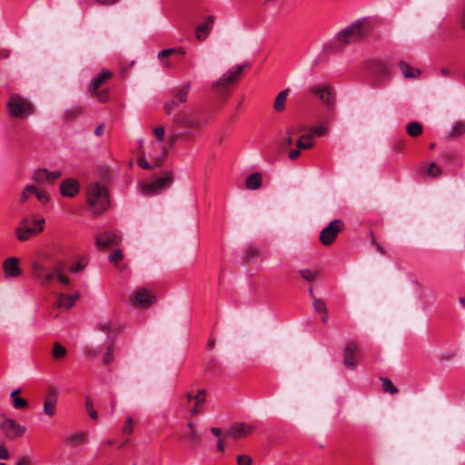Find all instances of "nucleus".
Returning a JSON list of instances; mask_svg holds the SVG:
<instances>
[{
  "label": "nucleus",
  "instance_id": "f257e3e1",
  "mask_svg": "<svg viewBox=\"0 0 465 465\" xmlns=\"http://www.w3.org/2000/svg\"><path fill=\"white\" fill-rule=\"evenodd\" d=\"M87 203L94 208V214L104 213L110 206L108 189L99 183H91L86 189Z\"/></svg>",
  "mask_w": 465,
  "mask_h": 465
},
{
  "label": "nucleus",
  "instance_id": "f03ea898",
  "mask_svg": "<svg viewBox=\"0 0 465 465\" xmlns=\"http://www.w3.org/2000/svg\"><path fill=\"white\" fill-rule=\"evenodd\" d=\"M367 34L365 25L361 21L352 23L337 34V40L342 45L351 44L361 39Z\"/></svg>",
  "mask_w": 465,
  "mask_h": 465
},
{
  "label": "nucleus",
  "instance_id": "7ed1b4c3",
  "mask_svg": "<svg viewBox=\"0 0 465 465\" xmlns=\"http://www.w3.org/2000/svg\"><path fill=\"white\" fill-rule=\"evenodd\" d=\"M344 230V223L341 220L336 219L331 221L326 227L320 232V242L324 246L331 245L338 234Z\"/></svg>",
  "mask_w": 465,
  "mask_h": 465
},
{
  "label": "nucleus",
  "instance_id": "20e7f679",
  "mask_svg": "<svg viewBox=\"0 0 465 465\" xmlns=\"http://www.w3.org/2000/svg\"><path fill=\"white\" fill-rule=\"evenodd\" d=\"M173 183V173H167L164 176L155 179L152 183H143L141 185L142 193L144 195L152 196L158 194L163 190L167 189Z\"/></svg>",
  "mask_w": 465,
  "mask_h": 465
},
{
  "label": "nucleus",
  "instance_id": "39448f33",
  "mask_svg": "<svg viewBox=\"0 0 465 465\" xmlns=\"http://www.w3.org/2000/svg\"><path fill=\"white\" fill-rule=\"evenodd\" d=\"M190 88L191 84L187 83L182 87L171 91L172 98L164 103V110L168 114H172L180 104L187 102Z\"/></svg>",
  "mask_w": 465,
  "mask_h": 465
},
{
  "label": "nucleus",
  "instance_id": "423d86ee",
  "mask_svg": "<svg viewBox=\"0 0 465 465\" xmlns=\"http://www.w3.org/2000/svg\"><path fill=\"white\" fill-rule=\"evenodd\" d=\"M7 108L9 114L15 117L30 114L33 111L32 104L18 94H14L10 97Z\"/></svg>",
  "mask_w": 465,
  "mask_h": 465
},
{
  "label": "nucleus",
  "instance_id": "0eeeda50",
  "mask_svg": "<svg viewBox=\"0 0 465 465\" xmlns=\"http://www.w3.org/2000/svg\"><path fill=\"white\" fill-rule=\"evenodd\" d=\"M33 223H34L35 226L29 227L28 226L29 219L25 218L22 220L21 226H19L15 230V234L19 241H22V242L26 241L32 235H34L37 232H40L44 230V223H45L44 218L34 220Z\"/></svg>",
  "mask_w": 465,
  "mask_h": 465
},
{
  "label": "nucleus",
  "instance_id": "6e6552de",
  "mask_svg": "<svg viewBox=\"0 0 465 465\" xmlns=\"http://www.w3.org/2000/svg\"><path fill=\"white\" fill-rule=\"evenodd\" d=\"M173 121L176 127L187 129H199L208 124V120L195 118L187 111L177 114Z\"/></svg>",
  "mask_w": 465,
  "mask_h": 465
},
{
  "label": "nucleus",
  "instance_id": "1a4fd4ad",
  "mask_svg": "<svg viewBox=\"0 0 465 465\" xmlns=\"http://www.w3.org/2000/svg\"><path fill=\"white\" fill-rule=\"evenodd\" d=\"M309 93L316 96L328 109H333L335 100L331 85L314 84L309 88Z\"/></svg>",
  "mask_w": 465,
  "mask_h": 465
},
{
  "label": "nucleus",
  "instance_id": "9d476101",
  "mask_svg": "<svg viewBox=\"0 0 465 465\" xmlns=\"http://www.w3.org/2000/svg\"><path fill=\"white\" fill-rule=\"evenodd\" d=\"M0 430L3 431L6 439L13 440L23 436L26 428L17 423L14 419L4 418L0 423Z\"/></svg>",
  "mask_w": 465,
  "mask_h": 465
},
{
  "label": "nucleus",
  "instance_id": "9b49d317",
  "mask_svg": "<svg viewBox=\"0 0 465 465\" xmlns=\"http://www.w3.org/2000/svg\"><path fill=\"white\" fill-rule=\"evenodd\" d=\"M243 70L242 65H237L229 69L225 74H223L216 82L212 84V88L222 92L223 89L226 88L228 85L233 84L240 76Z\"/></svg>",
  "mask_w": 465,
  "mask_h": 465
},
{
  "label": "nucleus",
  "instance_id": "f8f14e48",
  "mask_svg": "<svg viewBox=\"0 0 465 465\" xmlns=\"http://www.w3.org/2000/svg\"><path fill=\"white\" fill-rule=\"evenodd\" d=\"M121 236L114 231H107L98 234L95 238V244L98 249H107L118 245L121 242Z\"/></svg>",
  "mask_w": 465,
  "mask_h": 465
},
{
  "label": "nucleus",
  "instance_id": "ddd939ff",
  "mask_svg": "<svg viewBox=\"0 0 465 465\" xmlns=\"http://www.w3.org/2000/svg\"><path fill=\"white\" fill-rule=\"evenodd\" d=\"M61 176V171L50 172L45 168H41L34 173L33 179L38 184H53Z\"/></svg>",
  "mask_w": 465,
  "mask_h": 465
},
{
  "label": "nucleus",
  "instance_id": "4468645a",
  "mask_svg": "<svg viewBox=\"0 0 465 465\" xmlns=\"http://www.w3.org/2000/svg\"><path fill=\"white\" fill-rule=\"evenodd\" d=\"M32 273L42 286L48 285L54 279V272L47 271V269L38 262H34Z\"/></svg>",
  "mask_w": 465,
  "mask_h": 465
},
{
  "label": "nucleus",
  "instance_id": "2eb2a0df",
  "mask_svg": "<svg viewBox=\"0 0 465 465\" xmlns=\"http://www.w3.org/2000/svg\"><path fill=\"white\" fill-rule=\"evenodd\" d=\"M132 300L134 305L147 308L154 302L155 297L147 289L139 288L134 292Z\"/></svg>",
  "mask_w": 465,
  "mask_h": 465
},
{
  "label": "nucleus",
  "instance_id": "dca6fc26",
  "mask_svg": "<svg viewBox=\"0 0 465 465\" xmlns=\"http://www.w3.org/2000/svg\"><path fill=\"white\" fill-rule=\"evenodd\" d=\"M358 351L359 345L354 341H349L343 349V364L350 370L356 369V353Z\"/></svg>",
  "mask_w": 465,
  "mask_h": 465
},
{
  "label": "nucleus",
  "instance_id": "f3484780",
  "mask_svg": "<svg viewBox=\"0 0 465 465\" xmlns=\"http://www.w3.org/2000/svg\"><path fill=\"white\" fill-rule=\"evenodd\" d=\"M58 401V392L56 389L51 387L47 391V395L44 401L43 410L48 417H54L56 412V404Z\"/></svg>",
  "mask_w": 465,
  "mask_h": 465
},
{
  "label": "nucleus",
  "instance_id": "a211bd4d",
  "mask_svg": "<svg viewBox=\"0 0 465 465\" xmlns=\"http://www.w3.org/2000/svg\"><path fill=\"white\" fill-rule=\"evenodd\" d=\"M254 427L244 422L234 423L230 427L227 435L237 440L243 438L252 432Z\"/></svg>",
  "mask_w": 465,
  "mask_h": 465
},
{
  "label": "nucleus",
  "instance_id": "6ab92c4d",
  "mask_svg": "<svg viewBox=\"0 0 465 465\" xmlns=\"http://www.w3.org/2000/svg\"><path fill=\"white\" fill-rule=\"evenodd\" d=\"M3 271L5 278H15L21 274L19 260L15 257H9L3 262Z\"/></svg>",
  "mask_w": 465,
  "mask_h": 465
},
{
  "label": "nucleus",
  "instance_id": "aec40b11",
  "mask_svg": "<svg viewBox=\"0 0 465 465\" xmlns=\"http://www.w3.org/2000/svg\"><path fill=\"white\" fill-rule=\"evenodd\" d=\"M80 189V184L77 180L74 178H67L60 184V193L64 197L75 196Z\"/></svg>",
  "mask_w": 465,
  "mask_h": 465
},
{
  "label": "nucleus",
  "instance_id": "412c9836",
  "mask_svg": "<svg viewBox=\"0 0 465 465\" xmlns=\"http://www.w3.org/2000/svg\"><path fill=\"white\" fill-rule=\"evenodd\" d=\"M113 76V73L108 69H103L96 76H94L88 87L90 93H94L98 90V88L105 83L107 80L111 79Z\"/></svg>",
  "mask_w": 465,
  "mask_h": 465
},
{
  "label": "nucleus",
  "instance_id": "4be33fe9",
  "mask_svg": "<svg viewBox=\"0 0 465 465\" xmlns=\"http://www.w3.org/2000/svg\"><path fill=\"white\" fill-rule=\"evenodd\" d=\"M214 19L212 15L206 17L205 21L196 27L195 36L197 40L203 41L209 35L213 28Z\"/></svg>",
  "mask_w": 465,
  "mask_h": 465
},
{
  "label": "nucleus",
  "instance_id": "5701e85b",
  "mask_svg": "<svg viewBox=\"0 0 465 465\" xmlns=\"http://www.w3.org/2000/svg\"><path fill=\"white\" fill-rule=\"evenodd\" d=\"M80 298L79 292L74 294L60 293L57 301V307L60 309L68 310L72 308L75 302Z\"/></svg>",
  "mask_w": 465,
  "mask_h": 465
},
{
  "label": "nucleus",
  "instance_id": "b1692460",
  "mask_svg": "<svg viewBox=\"0 0 465 465\" xmlns=\"http://www.w3.org/2000/svg\"><path fill=\"white\" fill-rule=\"evenodd\" d=\"M206 401V391L202 389L199 390L197 394L194 396V406L190 410L192 415H197L202 411V405Z\"/></svg>",
  "mask_w": 465,
  "mask_h": 465
},
{
  "label": "nucleus",
  "instance_id": "393cba45",
  "mask_svg": "<svg viewBox=\"0 0 465 465\" xmlns=\"http://www.w3.org/2000/svg\"><path fill=\"white\" fill-rule=\"evenodd\" d=\"M290 90L284 89L281 91L277 96L275 97L274 103H273V109L280 113L282 112L285 108V103L287 100V97L289 95Z\"/></svg>",
  "mask_w": 465,
  "mask_h": 465
},
{
  "label": "nucleus",
  "instance_id": "a878e982",
  "mask_svg": "<svg viewBox=\"0 0 465 465\" xmlns=\"http://www.w3.org/2000/svg\"><path fill=\"white\" fill-rule=\"evenodd\" d=\"M19 392V389H15L11 392L10 397L12 400V405L16 410L26 409L28 407V402L26 400L18 395Z\"/></svg>",
  "mask_w": 465,
  "mask_h": 465
},
{
  "label": "nucleus",
  "instance_id": "bb28decb",
  "mask_svg": "<svg viewBox=\"0 0 465 465\" xmlns=\"http://www.w3.org/2000/svg\"><path fill=\"white\" fill-rule=\"evenodd\" d=\"M371 70L379 76L387 77L390 75L389 66L381 61H374L371 65Z\"/></svg>",
  "mask_w": 465,
  "mask_h": 465
},
{
  "label": "nucleus",
  "instance_id": "cd10ccee",
  "mask_svg": "<svg viewBox=\"0 0 465 465\" xmlns=\"http://www.w3.org/2000/svg\"><path fill=\"white\" fill-rule=\"evenodd\" d=\"M399 67L402 73V74L406 78H414L420 75V72L419 69L412 68L408 63L401 62L399 64Z\"/></svg>",
  "mask_w": 465,
  "mask_h": 465
},
{
  "label": "nucleus",
  "instance_id": "c85d7f7f",
  "mask_svg": "<svg viewBox=\"0 0 465 465\" xmlns=\"http://www.w3.org/2000/svg\"><path fill=\"white\" fill-rule=\"evenodd\" d=\"M262 184V175L259 173H253L246 179V187L249 190H256Z\"/></svg>",
  "mask_w": 465,
  "mask_h": 465
},
{
  "label": "nucleus",
  "instance_id": "c756f323",
  "mask_svg": "<svg viewBox=\"0 0 465 465\" xmlns=\"http://www.w3.org/2000/svg\"><path fill=\"white\" fill-rule=\"evenodd\" d=\"M303 129H304V127H302V126H301V128L299 130H296L293 127L286 129V131L284 133V136L282 137V147L285 148L287 146H291L293 143L292 136L297 132L303 131Z\"/></svg>",
  "mask_w": 465,
  "mask_h": 465
},
{
  "label": "nucleus",
  "instance_id": "7c9ffc66",
  "mask_svg": "<svg viewBox=\"0 0 465 465\" xmlns=\"http://www.w3.org/2000/svg\"><path fill=\"white\" fill-rule=\"evenodd\" d=\"M296 145L301 150L312 148L314 145L313 137L312 136V134L302 135L298 139Z\"/></svg>",
  "mask_w": 465,
  "mask_h": 465
},
{
  "label": "nucleus",
  "instance_id": "2f4dec72",
  "mask_svg": "<svg viewBox=\"0 0 465 465\" xmlns=\"http://www.w3.org/2000/svg\"><path fill=\"white\" fill-rule=\"evenodd\" d=\"M67 350L58 341L54 343L52 355L55 360L63 359L66 356Z\"/></svg>",
  "mask_w": 465,
  "mask_h": 465
},
{
  "label": "nucleus",
  "instance_id": "473e14b6",
  "mask_svg": "<svg viewBox=\"0 0 465 465\" xmlns=\"http://www.w3.org/2000/svg\"><path fill=\"white\" fill-rule=\"evenodd\" d=\"M407 133L412 137H417L422 133V125L418 122H411L407 125Z\"/></svg>",
  "mask_w": 465,
  "mask_h": 465
},
{
  "label": "nucleus",
  "instance_id": "72a5a7b5",
  "mask_svg": "<svg viewBox=\"0 0 465 465\" xmlns=\"http://www.w3.org/2000/svg\"><path fill=\"white\" fill-rule=\"evenodd\" d=\"M382 383V389L385 392H389L391 394H396L398 392V389L393 385L392 381L386 377L381 378Z\"/></svg>",
  "mask_w": 465,
  "mask_h": 465
},
{
  "label": "nucleus",
  "instance_id": "f704fd0d",
  "mask_svg": "<svg viewBox=\"0 0 465 465\" xmlns=\"http://www.w3.org/2000/svg\"><path fill=\"white\" fill-rule=\"evenodd\" d=\"M465 133V122H458L452 127L450 136L452 138H456L460 136Z\"/></svg>",
  "mask_w": 465,
  "mask_h": 465
},
{
  "label": "nucleus",
  "instance_id": "c9c22d12",
  "mask_svg": "<svg viewBox=\"0 0 465 465\" xmlns=\"http://www.w3.org/2000/svg\"><path fill=\"white\" fill-rule=\"evenodd\" d=\"M300 275L307 282H313L319 274L318 271H311L309 269H302L299 271Z\"/></svg>",
  "mask_w": 465,
  "mask_h": 465
},
{
  "label": "nucleus",
  "instance_id": "e433bc0d",
  "mask_svg": "<svg viewBox=\"0 0 465 465\" xmlns=\"http://www.w3.org/2000/svg\"><path fill=\"white\" fill-rule=\"evenodd\" d=\"M124 259V253L120 249L114 250L109 256L108 260L111 263L117 265Z\"/></svg>",
  "mask_w": 465,
  "mask_h": 465
},
{
  "label": "nucleus",
  "instance_id": "4c0bfd02",
  "mask_svg": "<svg viewBox=\"0 0 465 465\" xmlns=\"http://www.w3.org/2000/svg\"><path fill=\"white\" fill-rule=\"evenodd\" d=\"M86 266L87 262L84 259H81L69 268V272L72 273H77L84 271Z\"/></svg>",
  "mask_w": 465,
  "mask_h": 465
},
{
  "label": "nucleus",
  "instance_id": "58836bf2",
  "mask_svg": "<svg viewBox=\"0 0 465 465\" xmlns=\"http://www.w3.org/2000/svg\"><path fill=\"white\" fill-rule=\"evenodd\" d=\"M327 133H328L327 127L324 124H320L318 126L312 127L310 129L309 134H312V136L313 137V134H315L317 136H323V135L327 134Z\"/></svg>",
  "mask_w": 465,
  "mask_h": 465
},
{
  "label": "nucleus",
  "instance_id": "ea45409f",
  "mask_svg": "<svg viewBox=\"0 0 465 465\" xmlns=\"http://www.w3.org/2000/svg\"><path fill=\"white\" fill-rule=\"evenodd\" d=\"M85 407L88 410L89 416L92 420H97L98 414L93 408V401L89 397L85 398Z\"/></svg>",
  "mask_w": 465,
  "mask_h": 465
},
{
  "label": "nucleus",
  "instance_id": "a19ab883",
  "mask_svg": "<svg viewBox=\"0 0 465 465\" xmlns=\"http://www.w3.org/2000/svg\"><path fill=\"white\" fill-rule=\"evenodd\" d=\"M312 306L314 310L320 313L325 312L327 310L325 302L318 298H313Z\"/></svg>",
  "mask_w": 465,
  "mask_h": 465
},
{
  "label": "nucleus",
  "instance_id": "79ce46f5",
  "mask_svg": "<svg viewBox=\"0 0 465 465\" xmlns=\"http://www.w3.org/2000/svg\"><path fill=\"white\" fill-rule=\"evenodd\" d=\"M257 253H258V248L256 246H254V245H249L245 249V256H244V258L247 261H250L255 255H257Z\"/></svg>",
  "mask_w": 465,
  "mask_h": 465
},
{
  "label": "nucleus",
  "instance_id": "37998d69",
  "mask_svg": "<svg viewBox=\"0 0 465 465\" xmlns=\"http://www.w3.org/2000/svg\"><path fill=\"white\" fill-rule=\"evenodd\" d=\"M428 174L433 178L439 177L441 174V169L432 163L428 169Z\"/></svg>",
  "mask_w": 465,
  "mask_h": 465
},
{
  "label": "nucleus",
  "instance_id": "c03bdc74",
  "mask_svg": "<svg viewBox=\"0 0 465 465\" xmlns=\"http://www.w3.org/2000/svg\"><path fill=\"white\" fill-rule=\"evenodd\" d=\"M134 430V420L129 417L125 420V424L122 430L124 434H130Z\"/></svg>",
  "mask_w": 465,
  "mask_h": 465
},
{
  "label": "nucleus",
  "instance_id": "a18cd8bd",
  "mask_svg": "<svg viewBox=\"0 0 465 465\" xmlns=\"http://www.w3.org/2000/svg\"><path fill=\"white\" fill-rule=\"evenodd\" d=\"M96 96V98L100 101V102H106L108 100V97H109V91L108 89H103L101 91H96L94 93Z\"/></svg>",
  "mask_w": 465,
  "mask_h": 465
},
{
  "label": "nucleus",
  "instance_id": "49530a36",
  "mask_svg": "<svg viewBox=\"0 0 465 465\" xmlns=\"http://www.w3.org/2000/svg\"><path fill=\"white\" fill-rule=\"evenodd\" d=\"M114 361V351H113V347L110 346L106 352L104 353V358H103V361L105 365H108L110 364L111 362H113Z\"/></svg>",
  "mask_w": 465,
  "mask_h": 465
},
{
  "label": "nucleus",
  "instance_id": "de8ad7c7",
  "mask_svg": "<svg viewBox=\"0 0 465 465\" xmlns=\"http://www.w3.org/2000/svg\"><path fill=\"white\" fill-rule=\"evenodd\" d=\"M64 263L62 261H56L52 272H54V278L58 276L60 273H64Z\"/></svg>",
  "mask_w": 465,
  "mask_h": 465
},
{
  "label": "nucleus",
  "instance_id": "09e8293b",
  "mask_svg": "<svg viewBox=\"0 0 465 465\" xmlns=\"http://www.w3.org/2000/svg\"><path fill=\"white\" fill-rule=\"evenodd\" d=\"M138 165L145 170H151L153 168V165L148 163V161L144 158V156L141 155L137 160Z\"/></svg>",
  "mask_w": 465,
  "mask_h": 465
},
{
  "label": "nucleus",
  "instance_id": "8fccbe9b",
  "mask_svg": "<svg viewBox=\"0 0 465 465\" xmlns=\"http://www.w3.org/2000/svg\"><path fill=\"white\" fill-rule=\"evenodd\" d=\"M35 195L42 203H46L50 199L49 194L45 191L37 190Z\"/></svg>",
  "mask_w": 465,
  "mask_h": 465
},
{
  "label": "nucleus",
  "instance_id": "3c124183",
  "mask_svg": "<svg viewBox=\"0 0 465 465\" xmlns=\"http://www.w3.org/2000/svg\"><path fill=\"white\" fill-rule=\"evenodd\" d=\"M153 134H154L155 138H156L159 142L163 141V139H164V134H165L164 128H163V126H158V127L154 128V129H153Z\"/></svg>",
  "mask_w": 465,
  "mask_h": 465
},
{
  "label": "nucleus",
  "instance_id": "603ef678",
  "mask_svg": "<svg viewBox=\"0 0 465 465\" xmlns=\"http://www.w3.org/2000/svg\"><path fill=\"white\" fill-rule=\"evenodd\" d=\"M97 327L100 331L109 332L111 331V322L109 321H103L98 322Z\"/></svg>",
  "mask_w": 465,
  "mask_h": 465
},
{
  "label": "nucleus",
  "instance_id": "864d4df0",
  "mask_svg": "<svg viewBox=\"0 0 465 465\" xmlns=\"http://www.w3.org/2000/svg\"><path fill=\"white\" fill-rule=\"evenodd\" d=\"M238 465H251L252 459L246 455H239L237 457Z\"/></svg>",
  "mask_w": 465,
  "mask_h": 465
},
{
  "label": "nucleus",
  "instance_id": "5fc2aeb1",
  "mask_svg": "<svg viewBox=\"0 0 465 465\" xmlns=\"http://www.w3.org/2000/svg\"><path fill=\"white\" fill-rule=\"evenodd\" d=\"M70 440L75 443L84 442L85 440V435L84 433H77L70 437Z\"/></svg>",
  "mask_w": 465,
  "mask_h": 465
},
{
  "label": "nucleus",
  "instance_id": "6e6d98bb",
  "mask_svg": "<svg viewBox=\"0 0 465 465\" xmlns=\"http://www.w3.org/2000/svg\"><path fill=\"white\" fill-rule=\"evenodd\" d=\"M174 48L163 49L158 53V58L163 59L173 54Z\"/></svg>",
  "mask_w": 465,
  "mask_h": 465
},
{
  "label": "nucleus",
  "instance_id": "4d7b16f0",
  "mask_svg": "<svg viewBox=\"0 0 465 465\" xmlns=\"http://www.w3.org/2000/svg\"><path fill=\"white\" fill-rule=\"evenodd\" d=\"M185 437L192 442H195L198 439V435L193 429H192L188 433H186Z\"/></svg>",
  "mask_w": 465,
  "mask_h": 465
},
{
  "label": "nucleus",
  "instance_id": "13d9d810",
  "mask_svg": "<svg viewBox=\"0 0 465 465\" xmlns=\"http://www.w3.org/2000/svg\"><path fill=\"white\" fill-rule=\"evenodd\" d=\"M8 458H9V452H8L7 449L3 444H0V459L7 460Z\"/></svg>",
  "mask_w": 465,
  "mask_h": 465
},
{
  "label": "nucleus",
  "instance_id": "bf43d9fd",
  "mask_svg": "<svg viewBox=\"0 0 465 465\" xmlns=\"http://www.w3.org/2000/svg\"><path fill=\"white\" fill-rule=\"evenodd\" d=\"M58 282L64 285H69L70 284V281L69 279L64 274V273H60L58 276L55 277Z\"/></svg>",
  "mask_w": 465,
  "mask_h": 465
},
{
  "label": "nucleus",
  "instance_id": "052dcab7",
  "mask_svg": "<svg viewBox=\"0 0 465 465\" xmlns=\"http://www.w3.org/2000/svg\"><path fill=\"white\" fill-rule=\"evenodd\" d=\"M300 150L301 149H299V148L298 149H292L289 152L290 159L292 160V161L296 160L300 156V154H301Z\"/></svg>",
  "mask_w": 465,
  "mask_h": 465
},
{
  "label": "nucleus",
  "instance_id": "680f3d73",
  "mask_svg": "<svg viewBox=\"0 0 465 465\" xmlns=\"http://www.w3.org/2000/svg\"><path fill=\"white\" fill-rule=\"evenodd\" d=\"M179 137V134L173 132L168 137L169 143L171 145L174 144L178 141Z\"/></svg>",
  "mask_w": 465,
  "mask_h": 465
},
{
  "label": "nucleus",
  "instance_id": "e2e57ef3",
  "mask_svg": "<svg viewBox=\"0 0 465 465\" xmlns=\"http://www.w3.org/2000/svg\"><path fill=\"white\" fill-rule=\"evenodd\" d=\"M94 1L96 3H98L99 5H112L118 3L120 0H94Z\"/></svg>",
  "mask_w": 465,
  "mask_h": 465
},
{
  "label": "nucleus",
  "instance_id": "0e129e2a",
  "mask_svg": "<svg viewBox=\"0 0 465 465\" xmlns=\"http://www.w3.org/2000/svg\"><path fill=\"white\" fill-rule=\"evenodd\" d=\"M15 465H31V460L28 457H21Z\"/></svg>",
  "mask_w": 465,
  "mask_h": 465
},
{
  "label": "nucleus",
  "instance_id": "69168bd1",
  "mask_svg": "<svg viewBox=\"0 0 465 465\" xmlns=\"http://www.w3.org/2000/svg\"><path fill=\"white\" fill-rule=\"evenodd\" d=\"M24 189L25 193H28L29 194H35L38 190L35 185L32 184L26 185Z\"/></svg>",
  "mask_w": 465,
  "mask_h": 465
},
{
  "label": "nucleus",
  "instance_id": "338daca9",
  "mask_svg": "<svg viewBox=\"0 0 465 465\" xmlns=\"http://www.w3.org/2000/svg\"><path fill=\"white\" fill-rule=\"evenodd\" d=\"M104 124H99V125L95 128V130H94V134H95L96 136H101V135H103V134H104Z\"/></svg>",
  "mask_w": 465,
  "mask_h": 465
},
{
  "label": "nucleus",
  "instance_id": "774afa93",
  "mask_svg": "<svg viewBox=\"0 0 465 465\" xmlns=\"http://www.w3.org/2000/svg\"><path fill=\"white\" fill-rule=\"evenodd\" d=\"M167 155V148L165 146H162V155L157 157L156 160L158 161V163L162 162L165 156Z\"/></svg>",
  "mask_w": 465,
  "mask_h": 465
}]
</instances>
